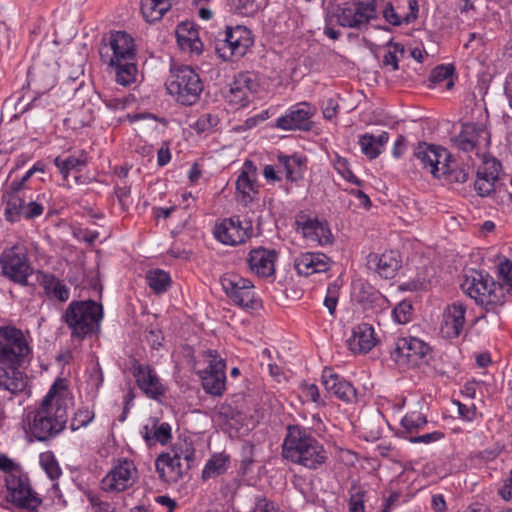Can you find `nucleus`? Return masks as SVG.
<instances>
[{
    "instance_id": "nucleus-1",
    "label": "nucleus",
    "mask_w": 512,
    "mask_h": 512,
    "mask_svg": "<svg viewBox=\"0 0 512 512\" xmlns=\"http://www.w3.org/2000/svg\"><path fill=\"white\" fill-rule=\"evenodd\" d=\"M33 351L27 335L14 325L0 327V390L12 395L27 387V376L20 371L32 359Z\"/></svg>"
},
{
    "instance_id": "nucleus-2",
    "label": "nucleus",
    "mask_w": 512,
    "mask_h": 512,
    "mask_svg": "<svg viewBox=\"0 0 512 512\" xmlns=\"http://www.w3.org/2000/svg\"><path fill=\"white\" fill-rule=\"evenodd\" d=\"M66 390L63 379L56 380L39 406L26 414V432L38 441H47L62 432L68 421V411L60 393Z\"/></svg>"
},
{
    "instance_id": "nucleus-3",
    "label": "nucleus",
    "mask_w": 512,
    "mask_h": 512,
    "mask_svg": "<svg viewBox=\"0 0 512 512\" xmlns=\"http://www.w3.org/2000/svg\"><path fill=\"white\" fill-rule=\"evenodd\" d=\"M282 456L308 470L322 469L328 461V451L314 436L297 425L288 426L282 445Z\"/></svg>"
},
{
    "instance_id": "nucleus-4",
    "label": "nucleus",
    "mask_w": 512,
    "mask_h": 512,
    "mask_svg": "<svg viewBox=\"0 0 512 512\" xmlns=\"http://www.w3.org/2000/svg\"><path fill=\"white\" fill-rule=\"evenodd\" d=\"M377 18L376 0H354L346 2L328 14L324 27V34L338 40L340 32L333 28L335 22L344 28L365 30L369 23Z\"/></svg>"
},
{
    "instance_id": "nucleus-5",
    "label": "nucleus",
    "mask_w": 512,
    "mask_h": 512,
    "mask_svg": "<svg viewBox=\"0 0 512 512\" xmlns=\"http://www.w3.org/2000/svg\"><path fill=\"white\" fill-rule=\"evenodd\" d=\"M103 318V307L93 300L70 302L62 315V321L71 331V337L83 340L96 334Z\"/></svg>"
},
{
    "instance_id": "nucleus-6",
    "label": "nucleus",
    "mask_w": 512,
    "mask_h": 512,
    "mask_svg": "<svg viewBox=\"0 0 512 512\" xmlns=\"http://www.w3.org/2000/svg\"><path fill=\"white\" fill-rule=\"evenodd\" d=\"M462 290L487 312L497 313L505 302L503 287L488 274L473 270L461 284Z\"/></svg>"
},
{
    "instance_id": "nucleus-7",
    "label": "nucleus",
    "mask_w": 512,
    "mask_h": 512,
    "mask_svg": "<svg viewBox=\"0 0 512 512\" xmlns=\"http://www.w3.org/2000/svg\"><path fill=\"white\" fill-rule=\"evenodd\" d=\"M168 93L182 105L195 104L203 91V83L198 73L188 65H172L166 80Z\"/></svg>"
},
{
    "instance_id": "nucleus-8",
    "label": "nucleus",
    "mask_w": 512,
    "mask_h": 512,
    "mask_svg": "<svg viewBox=\"0 0 512 512\" xmlns=\"http://www.w3.org/2000/svg\"><path fill=\"white\" fill-rule=\"evenodd\" d=\"M0 268L4 277L21 286H28V277L34 273L25 249L18 245L1 252Z\"/></svg>"
},
{
    "instance_id": "nucleus-9",
    "label": "nucleus",
    "mask_w": 512,
    "mask_h": 512,
    "mask_svg": "<svg viewBox=\"0 0 512 512\" xmlns=\"http://www.w3.org/2000/svg\"><path fill=\"white\" fill-rule=\"evenodd\" d=\"M431 348L415 337L399 338L391 351V358L401 368H415L427 364Z\"/></svg>"
},
{
    "instance_id": "nucleus-10",
    "label": "nucleus",
    "mask_w": 512,
    "mask_h": 512,
    "mask_svg": "<svg viewBox=\"0 0 512 512\" xmlns=\"http://www.w3.org/2000/svg\"><path fill=\"white\" fill-rule=\"evenodd\" d=\"M5 485L7 488L6 500L15 507L33 512L42 504V499L32 490L26 474L14 472L6 475Z\"/></svg>"
},
{
    "instance_id": "nucleus-11",
    "label": "nucleus",
    "mask_w": 512,
    "mask_h": 512,
    "mask_svg": "<svg viewBox=\"0 0 512 512\" xmlns=\"http://www.w3.org/2000/svg\"><path fill=\"white\" fill-rule=\"evenodd\" d=\"M99 54L102 62L107 65L135 60L134 40L124 31L110 32L108 37L102 39Z\"/></svg>"
},
{
    "instance_id": "nucleus-12",
    "label": "nucleus",
    "mask_w": 512,
    "mask_h": 512,
    "mask_svg": "<svg viewBox=\"0 0 512 512\" xmlns=\"http://www.w3.org/2000/svg\"><path fill=\"white\" fill-rule=\"evenodd\" d=\"M251 31L245 26L227 27L225 39L216 44V51L224 60L243 57L253 45Z\"/></svg>"
},
{
    "instance_id": "nucleus-13",
    "label": "nucleus",
    "mask_w": 512,
    "mask_h": 512,
    "mask_svg": "<svg viewBox=\"0 0 512 512\" xmlns=\"http://www.w3.org/2000/svg\"><path fill=\"white\" fill-rule=\"evenodd\" d=\"M221 285L226 295L238 306L255 309L258 302L255 299L254 285L246 278L233 273H227L221 278Z\"/></svg>"
},
{
    "instance_id": "nucleus-14",
    "label": "nucleus",
    "mask_w": 512,
    "mask_h": 512,
    "mask_svg": "<svg viewBox=\"0 0 512 512\" xmlns=\"http://www.w3.org/2000/svg\"><path fill=\"white\" fill-rule=\"evenodd\" d=\"M205 357L208 367L201 376L203 389L213 396H221L225 391L226 383L225 362L215 350L206 351Z\"/></svg>"
},
{
    "instance_id": "nucleus-15",
    "label": "nucleus",
    "mask_w": 512,
    "mask_h": 512,
    "mask_svg": "<svg viewBox=\"0 0 512 512\" xmlns=\"http://www.w3.org/2000/svg\"><path fill=\"white\" fill-rule=\"evenodd\" d=\"M252 234L251 222H242L239 217L226 218L214 228L215 238L225 245L235 246L244 243Z\"/></svg>"
},
{
    "instance_id": "nucleus-16",
    "label": "nucleus",
    "mask_w": 512,
    "mask_h": 512,
    "mask_svg": "<svg viewBox=\"0 0 512 512\" xmlns=\"http://www.w3.org/2000/svg\"><path fill=\"white\" fill-rule=\"evenodd\" d=\"M136 467L131 460L121 459L102 480L106 492H122L135 482Z\"/></svg>"
},
{
    "instance_id": "nucleus-17",
    "label": "nucleus",
    "mask_w": 512,
    "mask_h": 512,
    "mask_svg": "<svg viewBox=\"0 0 512 512\" xmlns=\"http://www.w3.org/2000/svg\"><path fill=\"white\" fill-rule=\"evenodd\" d=\"M414 157L419 161L422 169L434 178H440L442 163L450 160L451 154L441 146L420 142L414 150Z\"/></svg>"
},
{
    "instance_id": "nucleus-18",
    "label": "nucleus",
    "mask_w": 512,
    "mask_h": 512,
    "mask_svg": "<svg viewBox=\"0 0 512 512\" xmlns=\"http://www.w3.org/2000/svg\"><path fill=\"white\" fill-rule=\"evenodd\" d=\"M315 113V108L307 103L301 102L291 107L284 116L276 120V127L282 130H302L308 131L312 127L311 118Z\"/></svg>"
},
{
    "instance_id": "nucleus-19",
    "label": "nucleus",
    "mask_w": 512,
    "mask_h": 512,
    "mask_svg": "<svg viewBox=\"0 0 512 512\" xmlns=\"http://www.w3.org/2000/svg\"><path fill=\"white\" fill-rule=\"evenodd\" d=\"M295 224L297 231H300L306 240L315 242L321 246L332 244L333 235L327 222H322L316 218L312 219L305 214H300L296 217Z\"/></svg>"
},
{
    "instance_id": "nucleus-20",
    "label": "nucleus",
    "mask_w": 512,
    "mask_h": 512,
    "mask_svg": "<svg viewBox=\"0 0 512 512\" xmlns=\"http://www.w3.org/2000/svg\"><path fill=\"white\" fill-rule=\"evenodd\" d=\"M257 88L258 83L249 73H240L230 83L225 98L232 105L244 107L248 104L250 95L255 93Z\"/></svg>"
},
{
    "instance_id": "nucleus-21",
    "label": "nucleus",
    "mask_w": 512,
    "mask_h": 512,
    "mask_svg": "<svg viewBox=\"0 0 512 512\" xmlns=\"http://www.w3.org/2000/svg\"><path fill=\"white\" fill-rule=\"evenodd\" d=\"M256 177L257 168L253 161L248 159L245 160L241 172L236 180L238 201L244 206L249 205L258 193Z\"/></svg>"
},
{
    "instance_id": "nucleus-22",
    "label": "nucleus",
    "mask_w": 512,
    "mask_h": 512,
    "mask_svg": "<svg viewBox=\"0 0 512 512\" xmlns=\"http://www.w3.org/2000/svg\"><path fill=\"white\" fill-rule=\"evenodd\" d=\"M322 384L326 391L338 399L353 403L357 399V391L354 386L343 377L336 374L331 368L325 367L322 371Z\"/></svg>"
},
{
    "instance_id": "nucleus-23",
    "label": "nucleus",
    "mask_w": 512,
    "mask_h": 512,
    "mask_svg": "<svg viewBox=\"0 0 512 512\" xmlns=\"http://www.w3.org/2000/svg\"><path fill=\"white\" fill-rule=\"evenodd\" d=\"M277 253L263 247L252 249L247 258L249 269L258 277L268 278L275 274Z\"/></svg>"
},
{
    "instance_id": "nucleus-24",
    "label": "nucleus",
    "mask_w": 512,
    "mask_h": 512,
    "mask_svg": "<svg viewBox=\"0 0 512 512\" xmlns=\"http://www.w3.org/2000/svg\"><path fill=\"white\" fill-rule=\"evenodd\" d=\"M466 307L461 302L448 305L443 313L441 333L448 339L460 336L465 325Z\"/></svg>"
},
{
    "instance_id": "nucleus-25",
    "label": "nucleus",
    "mask_w": 512,
    "mask_h": 512,
    "mask_svg": "<svg viewBox=\"0 0 512 512\" xmlns=\"http://www.w3.org/2000/svg\"><path fill=\"white\" fill-rule=\"evenodd\" d=\"M133 376L138 387L150 398L159 399L165 393V388L150 365L137 364L134 366Z\"/></svg>"
},
{
    "instance_id": "nucleus-26",
    "label": "nucleus",
    "mask_w": 512,
    "mask_h": 512,
    "mask_svg": "<svg viewBox=\"0 0 512 512\" xmlns=\"http://www.w3.org/2000/svg\"><path fill=\"white\" fill-rule=\"evenodd\" d=\"M331 259L323 253L306 252L294 260V268L299 275L310 276L330 269Z\"/></svg>"
},
{
    "instance_id": "nucleus-27",
    "label": "nucleus",
    "mask_w": 512,
    "mask_h": 512,
    "mask_svg": "<svg viewBox=\"0 0 512 512\" xmlns=\"http://www.w3.org/2000/svg\"><path fill=\"white\" fill-rule=\"evenodd\" d=\"M36 281L43 288L44 294L49 300H57L61 303H65L69 300V287L54 274L46 273L42 270H37Z\"/></svg>"
},
{
    "instance_id": "nucleus-28",
    "label": "nucleus",
    "mask_w": 512,
    "mask_h": 512,
    "mask_svg": "<svg viewBox=\"0 0 512 512\" xmlns=\"http://www.w3.org/2000/svg\"><path fill=\"white\" fill-rule=\"evenodd\" d=\"M377 342L374 328L368 323H361L354 327L352 336L348 340L351 351L355 353H368Z\"/></svg>"
},
{
    "instance_id": "nucleus-29",
    "label": "nucleus",
    "mask_w": 512,
    "mask_h": 512,
    "mask_svg": "<svg viewBox=\"0 0 512 512\" xmlns=\"http://www.w3.org/2000/svg\"><path fill=\"white\" fill-rule=\"evenodd\" d=\"M155 467L160 479L167 483H176L188 471L181 461L171 457L170 453H161L155 460Z\"/></svg>"
},
{
    "instance_id": "nucleus-30",
    "label": "nucleus",
    "mask_w": 512,
    "mask_h": 512,
    "mask_svg": "<svg viewBox=\"0 0 512 512\" xmlns=\"http://www.w3.org/2000/svg\"><path fill=\"white\" fill-rule=\"evenodd\" d=\"M399 260L393 252L379 254H369L367 257V266L369 269L377 272L385 279H391L395 276L400 267Z\"/></svg>"
},
{
    "instance_id": "nucleus-31",
    "label": "nucleus",
    "mask_w": 512,
    "mask_h": 512,
    "mask_svg": "<svg viewBox=\"0 0 512 512\" xmlns=\"http://www.w3.org/2000/svg\"><path fill=\"white\" fill-rule=\"evenodd\" d=\"M13 181L10 185V191L8 192V199L4 211L5 218L8 222L14 223L21 219L24 212L25 205V188L26 186H20L18 190H15V183Z\"/></svg>"
},
{
    "instance_id": "nucleus-32",
    "label": "nucleus",
    "mask_w": 512,
    "mask_h": 512,
    "mask_svg": "<svg viewBox=\"0 0 512 512\" xmlns=\"http://www.w3.org/2000/svg\"><path fill=\"white\" fill-rule=\"evenodd\" d=\"M177 42L182 50L199 55L203 44L198 37V31L189 23H181L176 29Z\"/></svg>"
},
{
    "instance_id": "nucleus-33",
    "label": "nucleus",
    "mask_w": 512,
    "mask_h": 512,
    "mask_svg": "<svg viewBox=\"0 0 512 512\" xmlns=\"http://www.w3.org/2000/svg\"><path fill=\"white\" fill-rule=\"evenodd\" d=\"M388 141L389 133L386 131H382L377 137L370 133H366L359 137L361 151L369 159L377 158Z\"/></svg>"
},
{
    "instance_id": "nucleus-34",
    "label": "nucleus",
    "mask_w": 512,
    "mask_h": 512,
    "mask_svg": "<svg viewBox=\"0 0 512 512\" xmlns=\"http://www.w3.org/2000/svg\"><path fill=\"white\" fill-rule=\"evenodd\" d=\"M54 164L63 179L66 180L71 171H81L87 165V155L81 151L79 155L57 156Z\"/></svg>"
},
{
    "instance_id": "nucleus-35",
    "label": "nucleus",
    "mask_w": 512,
    "mask_h": 512,
    "mask_svg": "<svg viewBox=\"0 0 512 512\" xmlns=\"http://www.w3.org/2000/svg\"><path fill=\"white\" fill-rule=\"evenodd\" d=\"M230 463V456L226 453H216L213 454L208 461L206 462L202 473L201 478L203 481H206L210 478H216L218 476L223 475L228 470V465Z\"/></svg>"
},
{
    "instance_id": "nucleus-36",
    "label": "nucleus",
    "mask_w": 512,
    "mask_h": 512,
    "mask_svg": "<svg viewBox=\"0 0 512 512\" xmlns=\"http://www.w3.org/2000/svg\"><path fill=\"white\" fill-rule=\"evenodd\" d=\"M279 165L285 172L286 179L296 182L302 178L306 160L299 156H278Z\"/></svg>"
},
{
    "instance_id": "nucleus-37",
    "label": "nucleus",
    "mask_w": 512,
    "mask_h": 512,
    "mask_svg": "<svg viewBox=\"0 0 512 512\" xmlns=\"http://www.w3.org/2000/svg\"><path fill=\"white\" fill-rule=\"evenodd\" d=\"M484 132L485 130L482 127L475 124H466L456 138L458 148L465 152L472 151L476 147L479 137Z\"/></svg>"
},
{
    "instance_id": "nucleus-38",
    "label": "nucleus",
    "mask_w": 512,
    "mask_h": 512,
    "mask_svg": "<svg viewBox=\"0 0 512 512\" xmlns=\"http://www.w3.org/2000/svg\"><path fill=\"white\" fill-rule=\"evenodd\" d=\"M169 0H141V13L149 23L160 20L170 9Z\"/></svg>"
},
{
    "instance_id": "nucleus-39",
    "label": "nucleus",
    "mask_w": 512,
    "mask_h": 512,
    "mask_svg": "<svg viewBox=\"0 0 512 512\" xmlns=\"http://www.w3.org/2000/svg\"><path fill=\"white\" fill-rule=\"evenodd\" d=\"M108 67L114 71L116 82L122 86H129L136 80L138 70L135 60L117 62Z\"/></svg>"
},
{
    "instance_id": "nucleus-40",
    "label": "nucleus",
    "mask_w": 512,
    "mask_h": 512,
    "mask_svg": "<svg viewBox=\"0 0 512 512\" xmlns=\"http://www.w3.org/2000/svg\"><path fill=\"white\" fill-rule=\"evenodd\" d=\"M440 178L447 183H464L468 179V170L465 167L458 166L456 162L450 158L442 163Z\"/></svg>"
},
{
    "instance_id": "nucleus-41",
    "label": "nucleus",
    "mask_w": 512,
    "mask_h": 512,
    "mask_svg": "<svg viewBox=\"0 0 512 512\" xmlns=\"http://www.w3.org/2000/svg\"><path fill=\"white\" fill-rule=\"evenodd\" d=\"M171 437V426L166 422L159 425L155 423L152 429L147 425L144 426L143 438L149 446L154 445L155 443L165 445L169 442Z\"/></svg>"
},
{
    "instance_id": "nucleus-42",
    "label": "nucleus",
    "mask_w": 512,
    "mask_h": 512,
    "mask_svg": "<svg viewBox=\"0 0 512 512\" xmlns=\"http://www.w3.org/2000/svg\"><path fill=\"white\" fill-rule=\"evenodd\" d=\"M170 456L176 460L185 461V470H190L195 460L193 444L187 440L178 439L170 449Z\"/></svg>"
},
{
    "instance_id": "nucleus-43",
    "label": "nucleus",
    "mask_w": 512,
    "mask_h": 512,
    "mask_svg": "<svg viewBox=\"0 0 512 512\" xmlns=\"http://www.w3.org/2000/svg\"><path fill=\"white\" fill-rule=\"evenodd\" d=\"M455 67L452 64L436 66L430 73L429 80L434 84L446 82L445 87L451 90L454 87L452 79Z\"/></svg>"
},
{
    "instance_id": "nucleus-44",
    "label": "nucleus",
    "mask_w": 512,
    "mask_h": 512,
    "mask_svg": "<svg viewBox=\"0 0 512 512\" xmlns=\"http://www.w3.org/2000/svg\"><path fill=\"white\" fill-rule=\"evenodd\" d=\"M149 287L156 293L165 292L170 286V276L161 269L151 270L146 275Z\"/></svg>"
},
{
    "instance_id": "nucleus-45",
    "label": "nucleus",
    "mask_w": 512,
    "mask_h": 512,
    "mask_svg": "<svg viewBox=\"0 0 512 512\" xmlns=\"http://www.w3.org/2000/svg\"><path fill=\"white\" fill-rule=\"evenodd\" d=\"M366 490L357 483H353L349 490L348 511L365 512Z\"/></svg>"
},
{
    "instance_id": "nucleus-46",
    "label": "nucleus",
    "mask_w": 512,
    "mask_h": 512,
    "mask_svg": "<svg viewBox=\"0 0 512 512\" xmlns=\"http://www.w3.org/2000/svg\"><path fill=\"white\" fill-rule=\"evenodd\" d=\"M401 424L408 434L413 435L415 431L427 424V419L421 412L412 411L403 417Z\"/></svg>"
},
{
    "instance_id": "nucleus-47",
    "label": "nucleus",
    "mask_w": 512,
    "mask_h": 512,
    "mask_svg": "<svg viewBox=\"0 0 512 512\" xmlns=\"http://www.w3.org/2000/svg\"><path fill=\"white\" fill-rule=\"evenodd\" d=\"M95 417V413L93 410L88 407H80L74 413V416L70 423V428L73 431H76L82 427L87 426Z\"/></svg>"
},
{
    "instance_id": "nucleus-48",
    "label": "nucleus",
    "mask_w": 512,
    "mask_h": 512,
    "mask_svg": "<svg viewBox=\"0 0 512 512\" xmlns=\"http://www.w3.org/2000/svg\"><path fill=\"white\" fill-rule=\"evenodd\" d=\"M334 168L348 182L353 183L359 187L363 185L362 181L359 178H357L350 170L347 159L339 155H336L334 159Z\"/></svg>"
},
{
    "instance_id": "nucleus-49",
    "label": "nucleus",
    "mask_w": 512,
    "mask_h": 512,
    "mask_svg": "<svg viewBox=\"0 0 512 512\" xmlns=\"http://www.w3.org/2000/svg\"><path fill=\"white\" fill-rule=\"evenodd\" d=\"M498 273L501 282H498L503 287V293L505 291L512 295V261L505 260L498 266Z\"/></svg>"
},
{
    "instance_id": "nucleus-50",
    "label": "nucleus",
    "mask_w": 512,
    "mask_h": 512,
    "mask_svg": "<svg viewBox=\"0 0 512 512\" xmlns=\"http://www.w3.org/2000/svg\"><path fill=\"white\" fill-rule=\"evenodd\" d=\"M412 312V304L404 300L393 309L394 320L399 324H406L411 320Z\"/></svg>"
},
{
    "instance_id": "nucleus-51",
    "label": "nucleus",
    "mask_w": 512,
    "mask_h": 512,
    "mask_svg": "<svg viewBox=\"0 0 512 512\" xmlns=\"http://www.w3.org/2000/svg\"><path fill=\"white\" fill-rule=\"evenodd\" d=\"M41 465L51 480H55L61 475V468L52 454H43Z\"/></svg>"
},
{
    "instance_id": "nucleus-52",
    "label": "nucleus",
    "mask_w": 512,
    "mask_h": 512,
    "mask_svg": "<svg viewBox=\"0 0 512 512\" xmlns=\"http://www.w3.org/2000/svg\"><path fill=\"white\" fill-rule=\"evenodd\" d=\"M86 496L90 503V512H116L111 503L101 500L99 496L91 492L87 493Z\"/></svg>"
},
{
    "instance_id": "nucleus-53",
    "label": "nucleus",
    "mask_w": 512,
    "mask_h": 512,
    "mask_svg": "<svg viewBox=\"0 0 512 512\" xmlns=\"http://www.w3.org/2000/svg\"><path fill=\"white\" fill-rule=\"evenodd\" d=\"M366 305H369L365 306L366 309L371 308L374 312H378L387 309L389 306V301L380 292L376 291L368 295Z\"/></svg>"
},
{
    "instance_id": "nucleus-54",
    "label": "nucleus",
    "mask_w": 512,
    "mask_h": 512,
    "mask_svg": "<svg viewBox=\"0 0 512 512\" xmlns=\"http://www.w3.org/2000/svg\"><path fill=\"white\" fill-rule=\"evenodd\" d=\"M497 182L498 180H490L484 177H477L474 183V188L479 196L485 197L495 191Z\"/></svg>"
},
{
    "instance_id": "nucleus-55",
    "label": "nucleus",
    "mask_w": 512,
    "mask_h": 512,
    "mask_svg": "<svg viewBox=\"0 0 512 512\" xmlns=\"http://www.w3.org/2000/svg\"><path fill=\"white\" fill-rule=\"evenodd\" d=\"M219 413L223 416L227 423L234 427L236 424L241 423L244 419L242 413L237 409L233 408L231 405H222L220 407Z\"/></svg>"
},
{
    "instance_id": "nucleus-56",
    "label": "nucleus",
    "mask_w": 512,
    "mask_h": 512,
    "mask_svg": "<svg viewBox=\"0 0 512 512\" xmlns=\"http://www.w3.org/2000/svg\"><path fill=\"white\" fill-rule=\"evenodd\" d=\"M339 286L335 283L330 284L327 288V295L324 299V305L331 315H334L338 303Z\"/></svg>"
},
{
    "instance_id": "nucleus-57",
    "label": "nucleus",
    "mask_w": 512,
    "mask_h": 512,
    "mask_svg": "<svg viewBox=\"0 0 512 512\" xmlns=\"http://www.w3.org/2000/svg\"><path fill=\"white\" fill-rule=\"evenodd\" d=\"M478 170L485 171L490 175H494L499 178V174L502 170L501 163L493 157H484L482 164L478 167Z\"/></svg>"
},
{
    "instance_id": "nucleus-58",
    "label": "nucleus",
    "mask_w": 512,
    "mask_h": 512,
    "mask_svg": "<svg viewBox=\"0 0 512 512\" xmlns=\"http://www.w3.org/2000/svg\"><path fill=\"white\" fill-rule=\"evenodd\" d=\"M250 512H278L276 505L264 496L255 498V505Z\"/></svg>"
},
{
    "instance_id": "nucleus-59",
    "label": "nucleus",
    "mask_w": 512,
    "mask_h": 512,
    "mask_svg": "<svg viewBox=\"0 0 512 512\" xmlns=\"http://www.w3.org/2000/svg\"><path fill=\"white\" fill-rule=\"evenodd\" d=\"M218 122L219 119L217 116L212 115L210 113H206L198 118L196 122V127L199 131L203 132L215 127L218 124Z\"/></svg>"
},
{
    "instance_id": "nucleus-60",
    "label": "nucleus",
    "mask_w": 512,
    "mask_h": 512,
    "mask_svg": "<svg viewBox=\"0 0 512 512\" xmlns=\"http://www.w3.org/2000/svg\"><path fill=\"white\" fill-rule=\"evenodd\" d=\"M233 4L240 14L250 15L257 11V0H233Z\"/></svg>"
},
{
    "instance_id": "nucleus-61",
    "label": "nucleus",
    "mask_w": 512,
    "mask_h": 512,
    "mask_svg": "<svg viewBox=\"0 0 512 512\" xmlns=\"http://www.w3.org/2000/svg\"><path fill=\"white\" fill-rule=\"evenodd\" d=\"M443 437H444V434L442 432L434 431V432L426 433V434H423L420 436L410 435V436H407V439L412 443L428 444L431 442L438 441V440L442 439Z\"/></svg>"
},
{
    "instance_id": "nucleus-62",
    "label": "nucleus",
    "mask_w": 512,
    "mask_h": 512,
    "mask_svg": "<svg viewBox=\"0 0 512 512\" xmlns=\"http://www.w3.org/2000/svg\"><path fill=\"white\" fill-rule=\"evenodd\" d=\"M43 206L36 201L30 200L28 203L25 202L23 217L26 219H34L39 217L43 213Z\"/></svg>"
},
{
    "instance_id": "nucleus-63",
    "label": "nucleus",
    "mask_w": 512,
    "mask_h": 512,
    "mask_svg": "<svg viewBox=\"0 0 512 512\" xmlns=\"http://www.w3.org/2000/svg\"><path fill=\"white\" fill-rule=\"evenodd\" d=\"M302 392L307 399L311 400L317 405H324V401L320 397L319 389L315 384L303 385Z\"/></svg>"
},
{
    "instance_id": "nucleus-64",
    "label": "nucleus",
    "mask_w": 512,
    "mask_h": 512,
    "mask_svg": "<svg viewBox=\"0 0 512 512\" xmlns=\"http://www.w3.org/2000/svg\"><path fill=\"white\" fill-rule=\"evenodd\" d=\"M383 17L389 24L393 26H399L402 23L400 16L396 13L391 3L386 5L383 11Z\"/></svg>"
}]
</instances>
